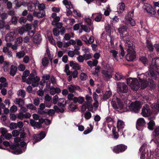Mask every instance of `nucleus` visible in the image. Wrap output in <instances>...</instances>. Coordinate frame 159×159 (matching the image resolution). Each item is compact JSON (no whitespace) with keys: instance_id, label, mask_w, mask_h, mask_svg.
Listing matches in <instances>:
<instances>
[{"instance_id":"f257e3e1","label":"nucleus","mask_w":159,"mask_h":159,"mask_svg":"<svg viewBox=\"0 0 159 159\" xmlns=\"http://www.w3.org/2000/svg\"><path fill=\"white\" fill-rule=\"evenodd\" d=\"M150 77L148 78V83L151 86L155 85V81L159 76V57H156L152 59V62L149 65V68Z\"/></svg>"},{"instance_id":"f03ea898","label":"nucleus","mask_w":159,"mask_h":159,"mask_svg":"<svg viewBox=\"0 0 159 159\" xmlns=\"http://www.w3.org/2000/svg\"><path fill=\"white\" fill-rule=\"evenodd\" d=\"M142 75H143V74L138 75V78L139 80V82L136 78L133 79L131 78H129L127 79L126 82L127 84L129 85L131 89L133 90H138L140 88L139 82L141 83L142 85V84H143L146 80L143 77L141 78Z\"/></svg>"},{"instance_id":"7ed1b4c3","label":"nucleus","mask_w":159,"mask_h":159,"mask_svg":"<svg viewBox=\"0 0 159 159\" xmlns=\"http://www.w3.org/2000/svg\"><path fill=\"white\" fill-rule=\"evenodd\" d=\"M135 45L130 47H126L125 49L127 51L125 56L126 59L130 61H134L136 58V52L135 51Z\"/></svg>"},{"instance_id":"20e7f679","label":"nucleus","mask_w":159,"mask_h":159,"mask_svg":"<svg viewBox=\"0 0 159 159\" xmlns=\"http://www.w3.org/2000/svg\"><path fill=\"white\" fill-rule=\"evenodd\" d=\"M39 11L38 12L34 11L33 13V15L34 16L37 17L39 18L43 17L45 15V11H44L45 6L43 3L39 4L37 5Z\"/></svg>"},{"instance_id":"39448f33","label":"nucleus","mask_w":159,"mask_h":159,"mask_svg":"<svg viewBox=\"0 0 159 159\" xmlns=\"http://www.w3.org/2000/svg\"><path fill=\"white\" fill-rule=\"evenodd\" d=\"M121 39L125 43V48L130 47L134 45L133 41H131V37L129 35V33L125 35H122L120 37Z\"/></svg>"},{"instance_id":"423d86ee","label":"nucleus","mask_w":159,"mask_h":159,"mask_svg":"<svg viewBox=\"0 0 159 159\" xmlns=\"http://www.w3.org/2000/svg\"><path fill=\"white\" fill-rule=\"evenodd\" d=\"M141 107L140 102L136 101L134 102L131 103L129 107L131 111L137 113L139 112Z\"/></svg>"},{"instance_id":"0eeeda50","label":"nucleus","mask_w":159,"mask_h":159,"mask_svg":"<svg viewBox=\"0 0 159 159\" xmlns=\"http://www.w3.org/2000/svg\"><path fill=\"white\" fill-rule=\"evenodd\" d=\"M117 92L120 94L127 93L128 89L124 83L119 82L117 83Z\"/></svg>"},{"instance_id":"6e6552de","label":"nucleus","mask_w":159,"mask_h":159,"mask_svg":"<svg viewBox=\"0 0 159 159\" xmlns=\"http://www.w3.org/2000/svg\"><path fill=\"white\" fill-rule=\"evenodd\" d=\"M146 122L143 118H139L137 120L136 128L139 131H142L145 127Z\"/></svg>"},{"instance_id":"1a4fd4ad","label":"nucleus","mask_w":159,"mask_h":159,"mask_svg":"<svg viewBox=\"0 0 159 159\" xmlns=\"http://www.w3.org/2000/svg\"><path fill=\"white\" fill-rule=\"evenodd\" d=\"M127 146L120 144L114 146L112 150L114 152L118 154L124 152L127 149Z\"/></svg>"},{"instance_id":"9d476101","label":"nucleus","mask_w":159,"mask_h":159,"mask_svg":"<svg viewBox=\"0 0 159 159\" xmlns=\"http://www.w3.org/2000/svg\"><path fill=\"white\" fill-rule=\"evenodd\" d=\"M143 8L148 13H150L151 14L155 15L156 13V12L154 9L148 3H143Z\"/></svg>"},{"instance_id":"9b49d317","label":"nucleus","mask_w":159,"mask_h":159,"mask_svg":"<svg viewBox=\"0 0 159 159\" xmlns=\"http://www.w3.org/2000/svg\"><path fill=\"white\" fill-rule=\"evenodd\" d=\"M39 3V2L38 1L34 2H33L32 1L30 2L27 5L28 10L30 11H34Z\"/></svg>"},{"instance_id":"f8f14e48","label":"nucleus","mask_w":159,"mask_h":159,"mask_svg":"<svg viewBox=\"0 0 159 159\" xmlns=\"http://www.w3.org/2000/svg\"><path fill=\"white\" fill-rule=\"evenodd\" d=\"M67 89L71 93L75 92V90H77L79 91H81V89L80 86L73 84L68 85Z\"/></svg>"},{"instance_id":"ddd939ff","label":"nucleus","mask_w":159,"mask_h":159,"mask_svg":"<svg viewBox=\"0 0 159 159\" xmlns=\"http://www.w3.org/2000/svg\"><path fill=\"white\" fill-rule=\"evenodd\" d=\"M118 31L120 34V37L129 33L127 31V27L125 25H123L119 27Z\"/></svg>"},{"instance_id":"4468645a","label":"nucleus","mask_w":159,"mask_h":159,"mask_svg":"<svg viewBox=\"0 0 159 159\" xmlns=\"http://www.w3.org/2000/svg\"><path fill=\"white\" fill-rule=\"evenodd\" d=\"M34 80H28L26 82V83L29 84H32V86L34 87L38 86L40 78L38 76H36Z\"/></svg>"},{"instance_id":"2eb2a0df","label":"nucleus","mask_w":159,"mask_h":159,"mask_svg":"<svg viewBox=\"0 0 159 159\" xmlns=\"http://www.w3.org/2000/svg\"><path fill=\"white\" fill-rule=\"evenodd\" d=\"M151 110L149 107L146 108L144 107H143L142 109L141 114L144 117L148 116L151 114Z\"/></svg>"},{"instance_id":"dca6fc26","label":"nucleus","mask_w":159,"mask_h":159,"mask_svg":"<svg viewBox=\"0 0 159 159\" xmlns=\"http://www.w3.org/2000/svg\"><path fill=\"white\" fill-rule=\"evenodd\" d=\"M146 44V47L148 51L151 52H153L154 50V45L153 46L151 41L148 39L147 40Z\"/></svg>"},{"instance_id":"f3484780","label":"nucleus","mask_w":159,"mask_h":159,"mask_svg":"<svg viewBox=\"0 0 159 159\" xmlns=\"http://www.w3.org/2000/svg\"><path fill=\"white\" fill-rule=\"evenodd\" d=\"M41 36L39 34L34 35L33 38V41L34 43L39 44L41 41Z\"/></svg>"},{"instance_id":"a211bd4d","label":"nucleus","mask_w":159,"mask_h":159,"mask_svg":"<svg viewBox=\"0 0 159 159\" xmlns=\"http://www.w3.org/2000/svg\"><path fill=\"white\" fill-rule=\"evenodd\" d=\"M124 126V122L122 120H118L117 125L118 132H119L120 130H122Z\"/></svg>"},{"instance_id":"6ab92c4d","label":"nucleus","mask_w":159,"mask_h":159,"mask_svg":"<svg viewBox=\"0 0 159 159\" xmlns=\"http://www.w3.org/2000/svg\"><path fill=\"white\" fill-rule=\"evenodd\" d=\"M84 100L83 97L80 96L78 97H74L73 102L75 103L78 102L80 104H82Z\"/></svg>"},{"instance_id":"aec40b11","label":"nucleus","mask_w":159,"mask_h":159,"mask_svg":"<svg viewBox=\"0 0 159 159\" xmlns=\"http://www.w3.org/2000/svg\"><path fill=\"white\" fill-rule=\"evenodd\" d=\"M102 17V14L100 13H94L92 15V18L93 19L94 18L96 21L99 22L101 21Z\"/></svg>"},{"instance_id":"412c9836","label":"nucleus","mask_w":159,"mask_h":159,"mask_svg":"<svg viewBox=\"0 0 159 159\" xmlns=\"http://www.w3.org/2000/svg\"><path fill=\"white\" fill-rule=\"evenodd\" d=\"M147 125L148 129L150 130H153L156 127L155 122L152 120H150L149 122L148 123Z\"/></svg>"},{"instance_id":"4be33fe9","label":"nucleus","mask_w":159,"mask_h":159,"mask_svg":"<svg viewBox=\"0 0 159 159\" xmlns=\"http://www.w3.org/2000/svg\"><path fill=\"white\" fill-rule=\"evenodd\" d=\"M17 67L16 66L12 65L11 66L10 74L13 76H14L16 74L17 71Z\"/></svg>"},{"instance_id":"5701e85b","label":"nucleus","mask_w":159,"mask_h":159,"mask_svg":"<svg viewBox=\"0 0 159 159\" xmlns=\"http://www.w3.org/2000/svg\"><path fill=\"white\" fill-rule=\"evenodd\" d=\"M125 4L124 2H121L119 3L117 7V10L120 13H122L125 8Z\"/></svg>"},{"instance_id":"b1692460","label":"nucleus","mask_w":159,"mask_h":159,"mask_svg":"<svg viewBox=\"0 0 159 159\" xmlns=\"http://www.w3.org/2000/svg\"><path fill=\"white\" fill-rule=\"evenodd\" d=\"M119 47L120 48V51L118 55L120 58L122 59V57H123L125 56V52L122 44H120L119 45Z\"/></svg>"},{"instance_id":"393cba45","label":"nucleus","mask_w":159,"mask_h":159,"mask_svg":"<svg viewBox=\"0 0 159 159\" xmlns=\"http://www.w3.org/2000/svg\"><path fill=\"white\" fill-rule=\"evenodd\" d=\"M154 129V131L152 134L155 137V138L157 139L159 135V126L156 127Z\"/></svg>"},{"instance_id":"a878e982","label":"nucleus","mask_w":159,"mask_h":159,"mask_svg":"<svg viewBox=\"0 0 159 159\" xmlns=\"http://www.w3.org/2000/svg\"><path fill=\"white\" fill-rule=\"evenodd\" d=\"M139 59L145 66L148 65V60L146 57L144 56L141 57H140Z\"/></svg>"},{"instance_id":"bb28decb","label":"nucleus","mask_w":159,"mask_h":159,"mask_svg":"<svg viewBox=\"0 0 159 159\" xmlns=\"http://www.w3.org/2000/svg\"><path fill=\"white\" fill-rule=\"evenodd\" d=\"M102 73L104 75V77L106 79H110L112 77L111 75L108 74V71L103 70L102 71Z\"/></svg>"},{"instance_id":"cd10ccee","label":"nucleus","mask_w":159,"mask_h":159,"mask_svg":"<svg viewBox=\"0 0 159 159\" xmlns=\"http://www.w3.org/2000/svg\"><path fill=\"white\" fill-rule=\"evenodd\" d=\"M110 53L112 54V56L115 59L116 61H118L117 54H118V52L116 50H111L110 51Z\"/></svg>"},{"instance_id":"c85d7f7f","label":"nucleus","mask_w":159,"mask_h":159,"mask_svg":"<svg viewBox=\"0 0 159 159\" xmlns=\"http://www.w3.org/2000/svg\"><path fill=\"white\" fill-rule=\"evenodd\" d=\"M124 76L121 73H116L115 75V79L116 80H119L123 78Z\"/></svg>"},{"instance_id":"c756f323","label":"nucleus","mask_w":159,"mask_h":159,"mask_svg":"<svg viewBox=\"0 0 159 159\" xmlns=\"http://www.w3.org/2000/svg\"><path fill=\"white\" fill-rule=\"evenodd\" d=\"M111 91H106L103 96V99L105 100L111 97Z\"/></svg>"},{"instance_id":"7c9ffc66","label":"nucleus","mask_w":159,"mask_h":159,"mask_svg":"<svg viewBox=\"0 0 159 159\" xmlns=\"http://www.w3.org/2000/svg\"><path fill=\"white\" fill-rule=\"evenodd\" d=\"M112 133L114 138L117 139L118 138L119 136L118 132L116 131V128L115 127H113L112 130Z\"/></svg>"},{"instance_id":"2f4dec72","label":"nucleus","mask_w":159,"mask_h":159,"mask_svg":"<svg viewBox=\"0 0 159 159\" xmlns=\"http://www.w3.org/2000/svg\"><path fill=\"white\" fill-rule=\"evenodd\" d=\"M49 63V60L47 57H44L42 60V63L43 66H47Z\"/></svg>"},{"instance_id":"473e14b6","label":"nucleus","mask_w":159,"mask_h":159,"mask_svg":"<svg viewBox=\"0 0 159 159\" xmlns=\"http://www.w3.org/2000/svg\"><path fill=\"white\" fill-rule=\"evenodd\" d=\"M153 154L154 155V157H153L154 159H159V148H157Z\"/></svg>"},{"instance_id":"72a5a7b5","label":"nucleus","mask_w":159,"mask_h":159,"mask_svg":"<svg viewBox=\"0 0 159 159\" xmlns=\"http://www.w3.org/2000/svg\"><path fill=\"white\" fill-rule=\"evenodd\" d=\"M126 20L128 21V22L130 23L132 26L135 25L136 23L135 20L131 17H129L128 16V17H127Z\"/></svg>"},{"instance_id":"f704fd0d","label":"nucleus","mask_w":159,"mask_h":159,"mask_svg":"<svg viewBox=\"0 0 159 159\" xmlns=\"http://www.w3.org/2000/svg\"><path fill=\"white\" fill-rule=\"evenodd\" d=\"M16 103H17L20 107H22L24 102V100L20 98H16Z\"/></svg>"},{"instance_id":"c9c22d12","label":"nucleus","mask_w":159,"mask_h":159,"mask_svg":"<svg viewBox=\"0 0 159 159\" xmlns=\"http://www.w3.org/2000/svg\"><path fill=\"white\" fill-rule=\"evenodd\" d=\"M33 140H34V142L33 143V144H34L35 143H37L41 140L40 139L39 136L38 135H34L33 136Z\"/></svg>"},{"instance_id":"e433bc0d","label":"nucleus","mask_w":159,"mask_h":159,"mask_svg":"<svg viewBox=\"0 0 159 159\" xmlns=\"http://www.w3.org/2000/svg\"><path fill=\"white\" fill-rule=\"evenodd\" d=\"M116 100L118 107L122 108L123 107V102L122 101L118 98H116Z\"/></svg>"},{"instance_id":"4c0bfd02","label":"nucleus","mask_w":159,"mask_h":159,"mask_svg":"<svg viewBox=\"0 0 159 159\" xmlns=\"http://www.w3.org/2000/svg\"><path fill=\"white\" fill-rule=\"evenodd\" d=\"M81 28L84 31L87 33L89 32L90 30L89 27H88L86 25H83L82 24Z\"/></svg>"},{"instance_id":"58836bf2","label":"nucleus","mask_w":159,"mask_h":159,"mask_svg":"<svg viewBox=\"0 0 159 159\" xmlns=\"http://www.w3.org/2000/svg\"><path fill=\"white\" fill-rule=\"evenodd\" d=\"M17 95L21 96L22 98H24L25 96V93L24 90H20L18 92Z\"/></svg>"},{"instance_id":"ea45409f","label":"nucleus","mask_w":159,"mask_h":159,"mask_svg":"<svg viewBox=\"0 0 159 159\" xmlns=\"http://www.w3.org/2000/svg\"><path fill=\"white\" fill-rule=\"evenodd\" d=\"M85 99L87 101V103L91 104L93 101L92 98L88 94H87L86 95Z\"/></svg>"},{"instance_id":"a19ab883","label":"nucleus","mask_w":159,"mask_h":159,"mask_svg":"<svg viewBox=\"0 0 159 159\" xmlns=\"http://www.w3.org/2000/svg\"><path fill=\"white\" fill-rule=\"evenodd\" d=\"M54 20L52 22V24L53 25H55L56 24L58 23L60 20V18L59 16H57L56 17L53 18Z\"/></svg>"},{"instance_id":"79ce46f5","label":"nucleus","mask_w":159,"mask_h":159,"mask_svg":"<svg viewBox=\"0 0 159 159\" xmlns=\"http://www.w3.org/2000/svg\"><path fill=\"white\" fill-rule=\"evenodd\" d=\"M87 75L84 73H81L80 74V79L82 81H85L86 80Z\"/></svg>"},{"instance_id":"37998d69","label":"nucleus","mask_w":159,"mask_h":159,"mask_svg":"<svg viewBox=\"0 0 159 159\" xmlns=\"http://www.w3.org/2000/svg\"><path fill=\"white\" fill-rule=\"evenodd\" d=\"M82 23H79L78 24H75L73 26V30H78L80 27H81Z\"/></svg>"},{"instance_id":"c03bdc74","label":"nucleus","mask_w":159,"mask_h":159,"mask_svg":"<svg viewBox=\"0 0 159 159\" xmlns=\"http://www.w3.org/2000/svg\"><path fill=\"white\" fill-rule=\"evenodd\" d=\"M23 26L24 27L25 32L28 31L31 29L30 25L29 24H26L25 25H23Z\"/></svg>"},{"instance_id":"a18cd8bd","label":"nucleus","mask_w":159,"mask_h":159,"mask_svg":"<svg viewBox=\"0 0 159 159\" xmlns=\"http://www.w3.org/2000/svg\"><path fill=\"white\" fill-rule=\"evenodd\" d=\"M25 54V52L24 51L18 52L16 53V56L19 58H21L23 57Z\"/></svg>"},{"instance_id":"49530a36","label":"nucleus","mask_w":159,"mask_h":159,"mask_svg":"<svg viewBox=\"0 0 159 159\" xmlns=\"http://www.w3.org/2000/svg\"><path fill=\"white\" fill-rule=\"evenodd\" d=\"M9 127L11 130L16 129L17 128V124L15 123H11L10 124Z\"/></svg>"},{"instance_id":"de8ad7c7","label":"nucleus","mask_w":159,"mask_h":159,"mask_svg":"<svg viewBox=\"0 0 159 159\" xmlns=\"http://www.w3.org/2000/svg\"><path fill=\"white\" fill-rule=\"evenodd\" d=\"M0 129L1 130V133L2 134L1 137L4 136V135L7 132V129L6 128H1Z\"/></svg>"},{"instance_id":"09e8293b","label":"nucleus","mask_w":159,"mask_h":159,"mask_svg":"<svg viewBox=\"0 0 159 159\" xmlns=\"http://www.w3.org/2000/svg\"><path fill=\"white\" fill-rule=\"evenodd\" d=\"M35 72H34V73H31L30 74V76L28 78V80H35Z\"/></svg>"},{"instance_id":"8fccbe9b","label":"nucleus","mask_w":159,"mask_h":159,"mask_svg":"<svg viewBox=\"0 0 159 159\" xmlns=\"http://www.w3.org/2000/svg\"><path fill=\"white\" fill-rule=\"evenodd\" d=\"M25 31V30L23 26L19 27L18 30V32L20 34H23L24 32Z\"/></svg>"},{"instance_id":"3c124183","label":"nucleus","mask_w":159,"mask_h":159,"mask_svg":"<svg viewBox=\"0 0 159 159\" xmlns=\"http://www.w3.org/2000/svg\"><path fill=\"white\" fill-rule=\"evenodd\" d=\"M44 103L45 104V106L48 108H50L52 104V101H44Z\"/></svg>"},{"instance_id":"603ef678","label":"nucleus","mask_w":159,"mask_h":159,"mask_svg":"<svg viewBox=\"0 0 159 159\" xmlns=\"http://www.w3.org/2000/svg\"><path fill=\"white\" fill-rule=\"evenodd\" d=\"M18 21L20 24H22L26 22L27 21V19L26 17L21 16L19 18Z\"/></svg>"},{"instance_id":"864d4df0","label":"nucleus","mask_w":159,"mask_h":159,"mask_svg":"<svg viewBox=\"0 0 159 159\" xmlns=\"http://www.w3.org/2000/svg\"><path fill=\"white\" fill-rule=\"evenodd\" d=\"M12 135L14 137H16L18 136L20 134V132L19 131L17 130H14L12 131Z\"/></svg>"},{"instance_id":"5fc2aeb1","label":"nucleus","mask_w":159,"mask_h":159,"mask_svg":"<svg viewBox=\"0 0 159 159\" xmlns=\"http://www.w3.org/2000/svg\"><path fill=\"white\" fill-rule=\"evenodd\" d=\"M94 41V37L93 36H91L89 38V40H87L86 44H91L93 43Z\"/></svg>"},{"instance_id":"6e6d98bb","label":"nucleus","mask_w":159,"mask_h":159,"mask_svg":"<svg viewBox=\"0 0 159 159\" xmlns=\"http://www.w3.org/2000/svg\"><path fill=\"white\" fill-rule=\"evenodd\" d=\"M85 22L87 24L91 27L93 25V23L92 22V20L89 18H86L85 19Z\"/></svg>"},{"instance_id":"4d7b16f0","label":"nucleus","mask_w":159,"mask_h":159,"mask_svg":"<svg viewBox=\"0 0 159 159\" xmlns=\"http://www.w3.org/2000/svg\"><path fill=\"white\" fill-rule=\"evenodd\" d=\"M84 116L86 119L89 120L91 117V114L90 112H87L85 114Z\"/></svg>"},{"instance_id":"13d9d810","label":"nucleus","mask_w":159,"mask_h":159,"mask_svg":"<svg viewBox=\"0 0 159 159\" xmlns=\"http://www.w3.org/2000/svg\"><path fill=\"white\" fill-rule=\"evenodd\" d=\"M17 20L18 19L16 16H14L12 17L11 22L14 25H16L17 24Z\"/></svg>"},{"instance_id":"bf43d9fd","label":"nucleus","mask_w":159,"mask_h":159,"mask_svg":"<svg viewBox=\"0 0 159 159\" xmlns=\"http://www.w3.org/2000/svg\"><path fill=\"white\" fill-rule=\"evenodd\" d=\"M87 106L88 110L89 111L93 112V105L91 103H87Z\"/></svg>"},{"instance_id":"052dcab7","label":"nucleus","mask_w":159,"mask_h":159,"mask_svg":"<svg viewBox=\"0 0 159 159\" xmlns=\"http://www.w3.org/2000/svg\"><path fill=\"white\" fill-rule=\"evenodd\" d=\"M111 104L112 105V106L114 108L117 109H119L118 106L117 104L116 100L113 101V99H112L111 102Z\"/></svg>"},{"instance_id":"680f3d73","label":"nucleus","mask_w":159,"mask_h":159,"mask_svg":"<svg viewBox=\"0 0 159 159\" xmlns=\"http://www.w3.org/2000/svg\"><path fill=\"white\" fill-rule=\"evenodd\" d=\"M106 31L109 34H111V27L109 25H108L105 27Z\"/></svg>"},{"instance_id":"e2e57ef3","label":"nucleus","mask_w":159,"mask_h":159,"mask_svg":"<svg viewBox=\"0 0 159 159\" xmlns=\"http://www.w3.org/2000/svg\"><path fill=\"white\" fill-rule=\"evenodd\" d=\"M72 68L74 69H75V70H79L80 69V66H79V64L77 63H75L74 66H73Z\"/></svg>"},{"instance_id":"0e129e2a","label":"nucleus","mask_w":159,"mask_h":159,"mask_svg":"<svg viewBox=\"0 0 159 159\" xmlns=\"http://www.w3.org/2000/svg\"><path fill=\"white\" fill-rule=\"evenodd\" d=\"M52 98L48 94H46L45 96L44 101H52Z\"/></svg>"},{"instance_id":"69168bd1","label":"nucleus","mask_w":159,"mask_h":159,"mask_svg":"<svg viewBox=\"0 0 159 159\" xmlns=\"http://www.w3.org/2000/svg\"><path fill=\"white\" fill-rule=\"evenodd\" d=\"M52 32L53 34L56 36H58L59 34V31L56 28L53 30Z\"/></svg>"},{"instance_id":"338daca9","label":"nucleus","mask_w":159,"mask_h":159,"mask_svg":"<svg viewBox=\"0 0 159 159\" xmlns=\"http://www.w3.org/2000/svg\"><path fill=\"white\" fill-rule=\"evenodd\" d=\"M55 113V111L52 109H49L48 115L49 116H52Z\"/></svg>"},{"instance_id":"774afa93","label":"nucleus","mask_w":159,"mask_h":159,"mask_svg":"<svg viewBox=\"0 0 159 159\" xmlns=\"http://www.w3.org/2000/svg\"><path fill=\"white\" fill-rule=\"evenodd\" d=\"M155 49L158 54H159V44L155 43L154 45V48Z\"/></svg>"}]
</instances>
